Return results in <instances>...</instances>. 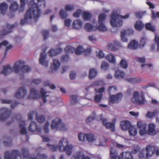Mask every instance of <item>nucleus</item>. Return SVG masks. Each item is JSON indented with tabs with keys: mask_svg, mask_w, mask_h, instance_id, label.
Masks as SVG:
<instances>
[{
	"mask_svg": "<svg viewBox=\"0 0 159 159\" xmlns=\"http://www.w3.org/2000/svg\"><path fill=\"white\" fill-rule=\"evenodd\" d=\"M86 140L89 142L94 143L97 145L103 146L107 140L106 138L102 136L100 137L99 139H97L96 137L94 134L89 133L86 134Z\"/></svg>",
	"mask_w": 159,
	"mask_h": 159,
	"instance_id": "39448f33",
	"label": "nucleus"
},
{
	"mask_svg": "<svg viewBox=\"0 0 159 159\" xmlns=\"http://www.w3.org/2000/svg\"><path fill=\"white\" fill-rule=\"evenodd\" d=\"M145 58L144 57H136L134 59V60L135 61L139 62L140 63H143L145 62Z\"/></svg>",
	"mask_w": 159,
	"mask_h": 159,
	"instance_id": "680f3d73",
	"label": "nucleus"
},
{
	"mask_svg": "<svg viewBox=\"0 0 159 159\" xmlns=\"http://www.w3.org/2000/svg\"><path fill=\"white\" fill-rule=\"evenodd\" d=\"M137 125L138 128L140 129L139 134L141 135L149 133V124H146L143 121L139 120L137 122Z\"/></svg>",
	"mask_w": 159,
	"mask_h": 159,
	"instance_id": "6e6552de",
	"label": "nucleus"
},
{
	"mask_svg": "<svg viewBox=\"0 0 159 159\" xmlns=\"http://www.w3.org/2000/svg\"><path fill=\"white\" fill-rule=\"evenodd\" d=\"M28 6L29 8L25 15V18L21 21L22 25L30 23L32 20L40 16L41 9L46 6L45 0H31Z\"/></svg>",
	"mask_w": 159,
	"mask_h": 159,
	"instance_id": "f257e3e1",
	"label": "nucleus"
},
{
	"mask_svg": "<svg viewBox=\"0 0 159 159\" xmlns=\"http://www.w3.org/2000/svg\"><path fill=\"white\" fill-rule=\"evenodd\" d=\"M27 93L24 87L20 88L16 93L15 97L18 99H22L24 98Z\"/></svg>",
	"mask_w": 159,
	"mask_h": 159,
	"instance_id": "4468645a",
	"label": "nucleus"
},
{
	"mask_svg": "<svg viewBox=\"0 0 159 159\" xmlns=\"http://www.w3.org/2000/svg\"><path fill=\"white\" fill-rule=\"evenodd\" d=\"M120 45V42L117 40H115L111 43H109L107 45L108 48L110 50L115 51L116 49V47Z\"/></svg>",
	"mask_w": 159,
	"mask_h": 159,
	"instance_id": "b1692460",
	"label": "nucleus"
},
{
	"mask_svg": "<svg viewBox=\"0 0 159 159\" xmlns=\"http://www.w3.org/2000/svg\"><path fill=\"white\" fill-rule=\"evenodd\" d=\"M131 123L129 121L124 120L120 123V126L121 129L124 131H126L131 126Z\"/></svg>",
	"mask_w": 159,
	"mask_h": 159,
	"instance_id": "a878e982",
	"label": "nucleus"
},
{
	"mask_svg": "<svg viewBox=\"0 0 159 159\" xmlns=\"http://www.w3.org/2000/svg\"><path fill=\"white\" fill-rule=\"evenodd\" d=\"M60 65L59 61L56 59H54L52 63L51 64V67L53 70H56L58 69Z\"/></svg>",
	"mask_w": 159,
	"mask_h": 159,
	"instance_id": "c756f323",
	"label": "nucleus"
},
{
	"mask_svg": "<svg viewBox=\"0 0 159 159\" xmlns=\"http://www.w3.org/2000/svg\"><path fill=\"white\" fill-rule=\"evenodd\" d=\"M83 26V23L82 21L78 19L74 20L72 25V28L75 30H80L81 29Z\"/></svg>",
	"mask_w": 159,
	"mask_h": 159,
	"instance_id": "5701e85b",
	"label": "nucleus"
},
{
	"mask_svg": "<svg viewBox=\"0 0 159 159\" xmlns=\"http://www.w3.org/2000/svg\"><path fill=\"white\" fill-rule=\"evenodd\" d=\"M151 151L152 152V154H155L157 156H159V149H157L155 147L150 145V152Z\"/></svg>",
	"mask_w": 159,
	"mask_h": 159,
	"instance_id": "a18cd8bd",
	"label": "nucleus"
},
{
	"mask_svg": "<svg viewBox=\"0 0 159 159\" xmlns=\"http://www.w3.org/2000/svg\"><path fill=\"white\" fill-rule=\"evenodd\" d=\"M19 126L20 129V132L22 134H25L27 133V129L24 120H21L19 123Z\"/></svg>",
	"mask_w": 159,
	"mask_h": 159,
	"instance_id": "cd10ccee",
	"label": "nucleus"
},
{
	"mask_svg": "<svg viewBox=\"0 0 159 159\" xmlns=\"http://www.w3.org/2000/svg\"><path fill=\"white\" fill-rule=\"evenodd\" d=\"M49 123L48 121H47L45 123L43 128L44 131L45 133H48L49 131Z\"/></svg>",
	"mask_w": 159,
	"mask_h": 159,
	"instance_id": "bf43d9fd",
	"label": "nucleus"
},
{
	"mask_svg": "<svg viewBox=\"0 0 159 159\" xmlns=\"http://www.w3.org/2000/svg\"><path fill=\"white\" fill-rule=\"evenodd\" d=\"M22 152L23 153V156L25 157H27V159H38V157L41 154L38 153L36 157H30L29 155L28 150L25 148H23L22 149Z\"/></svg>",
	"mask_w": 159,
	"mask_h": 159,
	"instance_id": "c85d7f7f",
	"label": "nucleus"
},
{
	"mask_svg": "<svg viewBox=\"0 0 159 159\" xmlns=\"http://www.w3.org/2000/svg\"><path fill=\"white\" fill-rule=\"evenodd\" d=\"M62 121L59 118H56L52 121L51 128L52 129L57 130L61 123Z\"/></svg>",
	"mask_w": 159,
	"mask_h": 159,
	"instance_id": "2eb2a0df",
	"label": "nucleus"
},
{
	"mask_svg": "<svg viewBox=\"0 0 159 159\" xmlns=\"http://www.w3.org/2000/svg\"><path fill=\"white\" fill-rule=\"evenodd\" d=\"M47 146L53 151H56L58 149L61 152H65L68 156H70L74 148L73 145L69 144L68 139L63 138L59 141L57 145L47 144Z\"/></svg>",
	"mask_w": 159,
	"mask_h": 159,
	"instance_id": "f03ea898",
	"label": "nucleus"
},
{
	"mask_svg": "<svg viewBox=\"0 0 159 159\" xmlns=\"http://www.w3.org/2000/svg\"><path fill=\"white\" fill-rule=\"evenodd\" d=\"M107 119L103 118L102 120V123L104 125L106 128L110 129L111 131H113L115 129V123L116 121V119H114L112 123L107 122Z\"/></svg>",
	"mask_w": 159,
	"mask_h": 159,
	"instance_id": "ddd939ff",
	"label": "nucleus"
},
{
	"mask_svg": "<svg viewBox=\"0 0 159 159\" xmlns=\"http://www.w3.org/2000/svg\"><path fill=\"white\" fill-rule=\"evenodd\" d=\"M149 152V146L147 145L145 149H143L139 154V157L142 159L144 158L146 159H148V154Z\"/></svg>",
	"mask_w": 159,
	"mask_h": 159,
	"instance_id": "a211bd4d",
	"label": "nucleus"
},
{
	"mask_svg": "<svg viewBox=\"0 0 159 159\" xmlns=\"http://www.w3.org/2000/svg\"><path fill=\"white\" fill-rule=\"evenodd\" d=\"M126 31V34L127 36L133 34L134 33V31L133 29L131 28H128L126 30H124Z\"/></svg>",
	"mask_w": 159,
	"mask_h": 159,
	"instance_id": "052dcab7",
	"label": "nucleus"
},
{
	"mask_svg": "<svg viewBox=\"0 0 159 159\" xmlns=\"http://www.w3.org/2000/svg\"><path fill=\"white\" fill-rule=\"evenodd\" d=\"M71 159H90L88 157H86L84 152L81 151H79L75 154Z\"/></svg>",
	"mask_w": 159,
	"mask_h": 159,
	"instance_id": "aec40b11",
	"label": "nucleus"
},
{
	"mask_svg": "<svg viewBox=\"0 0 159 159\" xmlns=\"http://www.w3.org/2000/svg\"><path fill=\"white\" fill-rule=\"evenodd\" d=\"M131 101L134 104L139 105H145L148 103L144 96L143 94H140L137 92L133 93Z\"/></svg>",
	"mask_w": 159,
	"mask_h": 159,
	"instance_id": "0eeeda50",
	"label": "nucleus"
},
{
	"mask_svg": "<svg viewBox=\"0 0 159 159\" xmlns=\"http://www.w3.org/2000/svg\"><path fill=\"white\" fill-rule=\"evenodd\" d=\"M144 26V25L141 21H139L136 22L134 25V27L137 31H140L143 29Z\"/></svg>",
	"mask_w": 159,
	"mask_h": 159,
	"instance_id": "473e14b6",
	"label": "nucleus"
},
{
	"mask_svg": "<svg viewBox=\"0 0 159 159\" xmlns=\"http://www.w3.org/2000/svg\"><path fill=\"white\" fill-rule=\"evenodd\" d=\"M126 31L125 30H122L121 32V40L124 42H128V40L127 38L126 37Z\"/></svg>",
	"mask_w": 159,
	"mask_h": 159,
	"instance_id": "a19ab883",
	"label": "nucleus"
},
{
	"mask_svg": "<svg viewBox=\"0 0 159 159\" xmlns=\"http://www.w3.org/2000/svg\"><path fill=\"white\" fill-rule=\"evenodd\" d=\"M28 130L31 132L37 131L38 132H41V129L37 127V125L35 122H32L29 125L28 127Z\"/></svg>",
	"mask_w": 159,
	"mask_h": 159,
	"instance_id": "4be33fe9",
	"label": "nucleus"
},
{
	"mask_svg": "<svg viewBox=\"0 0 159 159\" xmlns=\"http://www.w3.org/2000/svg\"><path fill=\"white\" fill-rule=\"evenodd\" d=\"M42 34L44 39L46 40L48 38L49 35V33L48 31L46 30H43L42 31Z\"/></svg>",
	"mask_w": 159,
	"mask_h": 159,
	"instance_id": "3c124183",
	"label": "nucleus"
},
{
	"mask_svg": "<svg viewBox=\"0 0 159 159\" xmlns=\"http://www.w3.org/2000/svg\"><path fill=\"white\" fill-rule=\"evenodd\" d=\"M2 114L0 115V119L2 121H4L8 117L10 111L6 108H3L1 110Z\"/></svg>",
	"mask_w": 159,
	"mask_h": 159,
	"instance_id": "dca6fc26",
	"label": "nucleus"
},
{
	"mask_svg": "<svg viewBox=\"0 0 159 159\" xmlns=\"http://www.w3.org/2000/svg\"><path fill=\"white\" fill-rule=\"evenodd\" d=\"M82 14L83 19L85 20H89L92 16L91 14L90 13L87 12H84Z\"/></svg>",
	"mask_w": 159,
	"mask_h": 159,
	"instance_id": "c03bdc74",
	"label": "nucleus"
},
{
	"mask_svg": "<svg viewBox=\"0 0 159 159\" xmlns=\"http://www.w3.org/2000/svg\"><path fill=\"white\" fill-rule=\"evenodd\" d=\"M96 55L99 59H101L104 57L105 54L102 51L100 50L96 52Z\"/></svg>",
	"mask_w": 159,
	"mask_h": 159,
	"instance_id": "e2e57ef3",
	"label": "nucleus"
},
{
	"mask_svg": "<svg viewBox=\"0 0 159 159\" xmlns=\"http://www.w3.org/2000/svg\"><path fill=\"white\" fill-rule=\"evenodd\" d=\"M86 134L80 133L78 134L79 140L81 142H84L86 140Z\"/></svg>",
	"mask_w": 159,
	"mask_h": 159,
	"instance_id": "58836bf2",
	"label": "nucleus"
},
{
	"mask_svg": "<svg viewBox=\"0 0 159 159\" xmlns=\"http://www.w3.org/2000/svg\"><path fill=\"white\" fill-rule=\"evenodd\" d=\"M62 51L60 48H59L56 50L54 49H51L49 51L48 53L50 56L52 57L56 56L59 54Z\"/></svg>",
	"mask_w": 159,
	"mask_h": 159,
	"instance_id": "2f4dec72",
	"label": "nucleus"
},
{
	"mask_svg": "<svg viewBox=\"0 0 159 159\" xmlns=\"http://www.w3.org/2000/svg\"><path fill=\"white\" fill-rule=\"evenodd\" d=\"M84 28L88 32H92L96 30L95 26H93L89 23H87L85 25Z\"/></svg>",
	"mask_w": 159,
	"mask_h": 159,
	"instance_id": "f704fd0d",
	"label": "nucleus"
},
{
	"mask_svg": "<svg viewBox=\"0 0 159 159\" xmlns=\"http://www.w3.org/2000/svg\"><path fill=\"white\" fill-rule=\"evenodd\" d=\"M110 157L111 159H133L130 152H123L118 156L117 152L112 148L110 149Z\"/></svg>",
	"mask_w": 159,
	"mask_h": 159,
	"instance_id": "423d86ee",
	"label": "nucleus"
},
{
	"mask_svg": "<svg viewBox=\"0 0 159 159\" xmlns=\"http://www.w3.org/2000/svg\"><path fill=\"white\" fill-rule=\"evenodd\" d=\"M121 67L123 69H126L128 66V64L127 61L124 59L121 60L120 64Z\"/></svg>",
	"mask_w": 159,
	"mask_h": 159,
	"instance_id": "49530a36",
	"label": "nucleus"
},
{
	"mask_svg": "<svg viewBox=\"0 0 159 159\" xmlns=\"http://www.w3.org/2000/svg\"><path fill=\"white\" fill-rule=\"evenodd\" d=\"M19 156L21 157L20 152L17 150L11 152L7 151L5 153L4 159H16V157Z\"/></svg>",
	"mask_w": 159,
	"mask_h": 159,
	"instance_id": "9d476101",
	"label": "nucleus"
},
{
	"mask_svg": "<svg viewBox=\"0 0 159 159\" xmlns=\"http://www.w3.org/2000/svg\"><path fill=\"white\" fill-rule=\"evenodd\" d=\"M139 47V43L138 41L136 40H132L129 43L127 48H128L135 50L137 49Z\"/></svg>",
	"mask_w": 159,
	"mask_h": 159,
	"instance_id": "393cba45",
	"label": "nucleus"
},
{
	"mask_svg": "<svg viewBox=\"0 0 159 159\" xmlns=\"http://www.w3.org/2000/svg\"><path fill=\"white\" fill-rule=\"evenodd\" d=\"M40 93L41 95L42 100L44 102H46V93L44 91L43 89H42L40 92Z\"/></svg>",
	"mask_w": 159,
	"mask_h": 159,
	"instance_id": "8fccbe9b",
	"label": "nucleus"
},
{
	"mask_svg": "<svg viewBox=\"0 0 159 159\" xmlns=\"http://www.w3.org/2000/svg\"><path fill=\"white\" fill-rule=\"evenodd\" d=\"M65 10L66 11H71L73 10L74 6L71 5H66L65 7Z\"/></svg>",
	"mask_w": 159,
	"mask_h": 159,
	"instance_id": "338daca9",
	"label": "nucleus"
},
{
	"mask_svg": "<svg viewBox=\"0 0 159 159\" xmlns=\"http://www.w3.org/2000/svg\"><path fill=\"white\" fill-rule=\"evenodd\" d=\"M8 8V6L5 2H3L0 5V10L2 14H4L6 12Z\"/></svg>",
	"mask_w": 159,
	"mask_h": 159,
	"instance_id": "c9c22d12",
	"label": "nucleus"
},
{
	"mask_svg": "<svg viewBox=\"0 0 159 159\" xmlns=\"http://www.w3.org/2000/svg\"><path fill=\"white\" fill-rule=\"evenodd\" d=\"M125 80L128 82L132 84H136L139 82V80L135 78L128 77L126 78Z\"/></svg>",
	"mask_w": 159,
	"mask_h": 159,
	"instance_id": "e433bc0d",
	"label": "nucleus"
},
{
	"mask_svg": "<svg viewBox=\"0 0 159 159\" xmlns=\"http://www.w3.org/2000/svg\"><path fill=\"white\" fill-rule=\"evenodd\" d=\"M158 114V112L157 110H155L152 112H150V119L157 116Z\"/></svg>",
	"mask_w": 159,
	"mask_h": 159,
	"instance_id": "5fc2aeb1",
	"label": "nucleus"
},
{
	"mask_svg": "<svg viewBox=\"0 0 159 159\" xmlns=\"http://www.w3.org/2000/svg\"><path fill=\"white\" fill-rule=\"evenodd\" d=\"M97 70L94 69H91L89 71V77L91 79L95 77L97 75Z\"/></svg>",
	"mask_w": 159,
	"mask_h": 159,
	"instance_id": "ea45409f",
	"label": "nucleus"
},
{
	"mask_svg": "<svg viewBox=\"0 0 159 159\" xmlns=\"http://www.w3.org/2000/svg\"><path fill=\"white\" fill-rule=\"evenodd\" d=\"M155 128V125L154 124H150V135H154L156 134L157 131Z\"/></svg>",
	"mask_w": 159,
	"mask_h": 159,
	"instance_id": "4c0bfd02",
	"label": "nucleus"
},
{
	"mask_svg": "<svg viewBox=\"0 0 159 159\" xmlns=\"http://www.w3.org/2000/svg\"><path fill=\"white\" fill-rule=\"evenodd\" d=\"M36 115L37 121L40 123L43 122L45 120V118L44 116H38L36 111H32L30 112L28 115L29 120H32L34 115Z\"/></svg>",
	"mask_w": 159,
	"mask_h": 159,
	"instance_id": "9b49d317",
	"label": "nucleus"
},
{
	"mask_svg": "<svg viewBox=\"0 0 159 159\" xmlns=\"http://www.w3.org/2000/svg\"><path fill=\"white\" fill-rule=\"evenodd\" d=\"M109 66L107 63L103 61L101 65V69L104 70H107L109 68Z\"/></svg>",
	"mask_w": 159,
	"mask_h": 159,
	"instance_id": "de8ad7c7",
	"label": "nucleus"
},
{
	"mask_svg": "<svg viewBox=\"0 0 159 159\" xmlns=\"http://www.w3.org/2000/svg\"><path fill=\"white\" fill-rule=\"evenodd\" d=\"M123 95L121 93H119L116 95H111L109 97V104L111 105L114 103H117L122 99Z\"/></svg>",
	"mask_w": 159,
	"mask_h": 159,
	"instance_id": "f8f14e48",
	"label": "nucleus"
},
{
	"mask_svg": "<svg viewBox=\"0 0 159 159\" xmlns=\"http://www.w3.org/2000/svg\"><path fill=\"white\" fill-rule=\"evenodd\" d=\"M95 117V114H93V115L89 117L86 120V123H90V122L93 121Z\"/></svg>",
	"mask_w": 159,
	"mask_h": 159,
	"instance_id": "774afa93",
	"label": "nucleus"
},
{
	"mask_svg": "<svg viewBox=\"0 0 159 159\" xmlns=\"http://www.w3.org/2000/svg\"><path fill=\"white\" fill-rule=\"evenodd\" d=\"M145 14L146 12L145 11L138 12L136 13V16L138 18H141Z\"/></svg>",
	"mask_w": 159,
	"mask_h": 159,
	"instance_id": "0e129e2a",
	"label": "nucleus"
},
{
	"mask_svg": "<svg viewBox=\"0 0 159 159\" xmlns=\"http://www.w3.org/2000/svg\"><path fill=\"white\" fill-rule=\"evenodd\" d=\"M24 64V61H18L15 63L12 69L9 65L4 66L3 70L1 71V73L4 75H6L12 71L16 73H18L20 70L24 73L29 72L31 69V68L28 66L25 65Z\"/></svg>",
	"mask_w": 159,
	"mask_h": 159,
	"instance_id": "7ed1b4c3",
	"label": "nucleus"
},
{
	"mask_svg": "<svg viewBox=\"0 0 159 159\" xmlns=\"http://www.w3.org/2000/svg\"><path fill=\"white\" fill-rule=\"evenodd\" d=\"M46 54L45 52H43L41 53L39 59L40 63L45 67H47L48 66L49 62L46 61Z\"/></svg>",
	"mask_w": 159,
	"mask_h": 159,
	"instance_id": "f3484780",
	"label": "nucleus"
},
{
	"mask_svg": "<svg viewBox=\"0 0 159 159\" xmlns=\"http://www.w3.org/2000/svg\"><path fill=\"white\" fill-rule=\"evenodd\" d=\"M65 50L66 52L72 53L75 50V49L72 47L68 46L66 48Z\"/></svg>",
	"mask_w": 159,
	"mask_h": 159,
	"instance_id": "69168bd1",
	"label": "nucleus"
},
{
	"mask_svg": "<svg viewBox=\"0 0 159 159\" xmlns=\"http://www.w3.org/2000/svg\"><path fill=\"white\" fill-rule=\"evenodd\" d=\"M7 33H4L2 34L0 33V48L2 46H4L6 47V50H9L11 48L12 46L11 44H9L8 42L7 41H4L3 42L1 41V39L2 38L3 35H5Z\"/></svg>",
	"mask_w": 159,
	"mask_h": 159,
	"instance_id": "412c9836",
	"label": "nucleus"
},
{
	"mask_svg": "<svg viewBox=\"0 0 159 159\" xmlns=\"http://www.w3.org/2000/svg\"><path fill=\"white\" fill-rule=\"evenodd\" d=\"M129 129V132L130 135L135 136L137 134V129L134 126L131 125Z\"/></svg>",
	"mask_w": 159,
	"mask_h": 159,
	"instance_id": "72a5a7b5",
	"label": "nucleus"
},
{
	"mask_svg": "<svg viewBox=\"0 0 159 159\" xmlns=\"http://www.w3.org/2000/svg\"><path fill=\"white\" fill-rule=\"evenodd\" d=\"M59 14L61 18L63 19L66 18L67 16V13L63 9L60 10Z\"/></svg>",
	"mask_w": 159,
	"mask_h": 159,
	"instance_id": "4d7b16f0",
	"label": "nucleus"
},
{
	"mask_svg": "<svg viewBox=\"0 0 159 159\" xmlns=\"http://www.w3.org/2000/svg\"><path fill=\"white\" fill-rule=\"evenodd\" d=\"M106 58L110 63H114L116 62V60L115 57L112 54H109L107 56Z\"/></svg>",
	"mask_w": 159,
	"mask_h": 159,
	"instance_id": "37998d69",
	"label": "nucleus"
},
{
	"mask_svg": "<svg viewBox=\"0 0 159 159\" xmlns=\"http://www.w3.org/2000/svg\"><path fill=\"white\" fill-rule=\"evenodd\" d=\"M125 76V73L121 70L116 71L115 74V77L118 79H122Z\"/></svg>",
	"mask_w": 159,
	"mask_h": 159,
	"instance_id": "7c9ffc66",
	"label": "nucleus"
},
{
	"mask_svg": "<svg viewBox=\"0 0 159 159\" xmlns=\"http://www.w3.org/2000/svg\"><path fill=\"white\" fill-rule=\"evenodd\" d=\"M105 84L103 81H96L93 82L91 85L92 86H102Z\"/></svg>",
	"mask_w": 159,
	"mask_h": 159,
	"instance_id": "09e8293b",
	"label": "nucleus"
},
{
	"mask_svg": "<svg viewBox=\"0 0 159 159\" xmlns=\"http://www.w3.org/2000/svg\"><path fill=\"white\" fill-rule=\"evenodd\" d=\"M106 15L104 13L99 15L98 16V21L97 26H95L96 30L98 29L100 31H106L107 29L106 27L103 24V22L105 20Z\"/></svg>",
	"mask_w": 159,
	"mask_h": 159,
	"instance_id": "1a4fd4ad",
	"label": "nucleus"
},
{
	"mask_svg": "<svg viewBox=\"0 0 159 159\" xmlns=\"http://www.w3.org/2000/svg\"><path fill=\"white\" fill-rule=\"evenodd\" d=\"M67 129V126L65 124L61 122L57 130L64 131L66 130Z\"/></svg>",
	"mask_w": 159,
	"mask_h": 159,
	"instance_id": "864d4df0",
	"label": "nucleus"
},
{
	"mask_svg": "<svg viewBox=\"0 0 159 159\" xmlns=\"http://www.w3.org/2000/svg\"><path fill=\"white\" fill-rule=\"evenodd\" d=\"M19 5L17 2H14L12 3L10 7V9L11 11H14L17 10L18 8Z\"/></svg>",
	"mask_w": 159,
	"mask_h": 159,
	"instance_id": "79ce46f5",
	"label": "nucleus"
},
{
	"mask_svg": "<svg viewBox=\"0 0 159 159\" xmlns=\"http://www.w3.org/2000/svg\"><path fill=\"white\" fill-rule=\"evenodd\" d=\"M75 52L76 54L77 55H80L82 53H84L85 55H87L91 52V49L90 48H89L84 50L82 46H80L76 48Z\"/></svg>",
	"mask_w": 159,
	"mask_h": 159,
	"instance_id": "6ab92c4d",
	"label": "nucleus"
},
{
	"mask_svg": "<svg viewBox=\"0 0 159 159\" xmlns=\"http://www.w3.org/2000/svg\"><path fill=\"white\" fill-rule=\"evenodd\" d=\"M152 18L153 19H156L157 18H159V12L155 13L153 10H151Z\"/></svg>",
	"mask_w": 159,
	"mask_h": 159,
	"instance_id": "13d9d810",
	"label": "nucleus"
},
{
	"mask_svg": "<svg viewBox=\"0 0 159 159\" xmlns=\"http://www.w3.org/2000/svg\"><path fill=\"white\" fill-rule=\"evenodd\" d=\"M39 97L40 95L37 91L34 89H31L30 93L28 96L29 99H35L39 98Z\"/></svg>",
	"mask_w": 159,
	"mask_h": 159,
	"instance_id": "bb28decb",
	"label": "nucleus"
},
{
	"mask_svg": "<svg viewBox=\"0 0 159 159\" xmlns=\"http://www.w3.org/2000/svg\"><path fill=\"white\" fill-rule=\"evenodd\" d=\"M102 94L96 95L95 97L94 100L96 102H101L102 98Z\"/></svg>",
	"mask_w": 159,
	"mask_h": 159,
	"instance_id": "6e6d98bb",
	"label": "nucleus"
},
{
	"mask_svg": "<svg viewBox=\"0 0 159 159\" xmlns=\"http://www.w3.org/2000/svg\"><path fill=\"white\" fill-rule=\"evenodd\" d=\"M20 6L19 10L21 12L23 11L24 9L25 0H20Z\"/></svg>",
	"mask_w": 159,
	"mask_h": 159,
	"instance_id": "603ef678",
	"label": "nucleus"
},
{
	"mask_svg": "<svg viewBox=\"0 0 159 159\" xmlns=\"http://www.w3.org/2000/svg\"><path fill=\"white\" fill-rule=\"evenodd\" d=\"M119 10H114L111 15L110 23L113 27H120L123 25V21L120 19H126L129 18V15L127 14L124 16H122L119 14Z\"/></svg>",
	"mask_w": 159,
	"mask_h": 159,
	"instance_id": "20e7f679",
	"label": "nucleus"
}]
</instances>
